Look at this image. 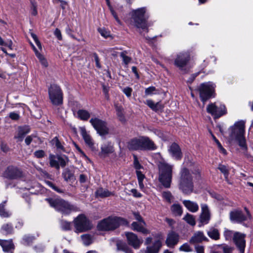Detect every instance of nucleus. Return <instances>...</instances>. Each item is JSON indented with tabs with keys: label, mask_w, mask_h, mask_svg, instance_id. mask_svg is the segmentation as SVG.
Listing matches in <instances>:
<instances>
[{
	"label": "nucleus",
	"mask_w": 253,
	"mask_h": 253,
	"mask_svg": "<svg viewBox=\"0 0 253 253\" xmlns=\"http://www.w3.org/2000/svg\"><path fill=\"white\" fill-rule=\"evenodd\" d=\"M3 176L8 179H17L22 176V171L17 167L9 166L4 171Z\"/></svg>",
	"instance_id": "17"
},
{
	"label": "nucleus",
	"mask_w": 253,
	"mask_h": 253,
	"mask_svg": "<svg viewBox=\"0 0 253 253\" xmlns=\"http://www.w3.org/2000/svg\"><path fill=\"white\" fill-rule=\"evenodd\" d=\"M223 236L226 241L233 240L240 253H244L246 244L244 234L225 228Z\"/></svg>",
	"instance_id": "8"
},
{
	"label": "nucleus",
	"mask_w": 253,
	"mask_h": 253,
	"mask_svg": "<svg viewBox=\"0 0 253 253\" xmlns=\"http://www.w3.org/2000/svg\"><path fill=\"white\" fill-rule=\"evenodd\" d=\"M81 134L85 144L89 147L92 148L94 145L93 141L89 134L87 132L85 127H83L81 128Z\"/></svg>",
	"instance_id": "28"
},
{
	"label": "nucleus",
	"mask_w": 253,
	"mask_h": 253,
	"mask_svg": "<svg viewBox=\"0 0 253 253\" xmlns=\"http://www.w3.org/2000/svg\"><path fill=\"white\" fill-rule=\"evenodd\" d=\"M57 149L63 150L64 147L57 137H55L52 140Z\"/></svg>",
	"instance_id": "53"
},
{
	"label": "nucleus",
	"mask_w": 253,
	"mask_h": 253,
	"mask_svg": "<svg viewBox=\"0 0 253 253\" xmlns=\"http://www.w3.org/2000/svg\"><path fill=\"white\" fill-rule=\"evenodd\" d=\"M220 248L224 253H232L233 248L227 245H217L215 246V249Z\"/></svg>",
	"instance_id": "41"
},
{
	"label": "nucleus",
	"mask_w": 253,
	"mask_h": 253,
	"mask_svg": "<svg viewBox=\"0 0 253 253\" xmlns=\"http://www.w3.org/2000/svg\"><path fill=\"white\" fill-rule=\"evenodd\" d=\"M146 7H141L132 11V18L134 21V26L139 29L141 34L142 31L148 32L147 19L148 17L145 15Z\"/></svg>",
	"instance_id": "5"
},
{
	"label": "nucleus",
	"mask_w": 253,
	"mask_h": 253,
	"mask_svg": "<svg viewBox=\"0 0 253 253\" xmlns=\"http://www.w3.org/2000/svg\"><path fill=\"white\" fill-rule=\"evenodd\" d=\"M34 238L29 235H25L22 239V243L24 245H29L32 243Z\"/></svg>",
	"instance_id": "49"
},
{
	"label": "nucleus",
	"mask_w": 253,
	"mask_h": 253,
	"mask_svg": "<svg viewBox=\"0 0 253 253\" xmlns=\"http://www.w3.org/2000/svg\"><path fill=\"white\" fill-rule=\"evenodd\" d=\"M245 123L243 121L235 123L230 127L231 133L229 135V141L237 142L242 152L247 155V146L245 137Z\"/></svg>",
	"instance_id": "2"
},
{
	"label": "nucleus",
	"mask_w": 253,
	"mask_h": 253,
	"mask_svg": "<svg viewBox=\"0 0 253 253\" xmlns=\"http://www.w3.org/2000/svg\"><path fill=\"white\" fill-rule=\"evenodd\" d=\"M245 213L240 210L236 209L230 212L229 218L230 221L234 223H243L245 221L251 220V214L248 210L245 208Z\"/></svg>",
	"instance_id": "10"
},
{
	"label": "nucleus",
	"mask_w": 253,
	"mask_h": 253,
	"mask_svg": "<svg viewBox=\"0 0 253 253\" xmlns=\"http://www.w3.org/2000/svg\"><path fill=\"white\" fill-rule=\"evenodd\" d=\"M62 176L66 182L73 183L75 180L74 173L69 169H65L63 170Z\"/></svg>",
	"instance_id": "30"
},
{
	"label": "nucleus",
	"mask_w": 253,
	"mask_h": 253,
	"mask_svg": "<svg viewBox=\"0 0 253 253\" xmlns=\"http://www.w3.org/2000/svg\"><path fill=\"white\" fill-rule=\"evenodd\" d=\"M114 193L109 191L108 189L100 188L96 191V195L97 197L101 198L107 197L114 195Z\"/></svg>",
	"instance_id": "33"
},
{
	"label": "nucleus",
	"mask_w": 253,
	"mask_h": 253,
	"mask_svg": "<svg viewBox=\"0 0 253 253\" xmlns=\"http://www.w3.org/2000/svg\"><path fill=\"white\" fill-rule=\"evenodd\" d=\"M6 202L5 201L0 204V216L2 218H8L12 215L11 212L5 208Z\"/></svg>",
	"instance_id": "32"
},
{
	"label": "nucleus",
	"mask_w": 253,
	"mask_h": 253,
	"mask_svg": "<svg viewBox=\"0 0 253 253\" xmlns=\"http://www.w3.org/2000/svg\"><path fill=\"white\" fill-rule=\"evenodd\" d=\"M122 91L127 97H130L131 95L132 89L129 87H126L122 89Z\"/></svg>",
	"instance_id": "57"
},
{
	"label": "nucleus",
	"mask_w": 253,
	"mask_h": 253,
	"mask_svg": "<svg viewBox=\"0 0 253 253\" xmlns=\"http://www.w3.org/2000/svg\"><path fill=\"white\" fill-rule=\"evenodd\" d=\"M50 101L54 105L58 106L63 103V93L61 88L56 84L51 85L48 88Z\"/></svg>",
	"instance_id": "12"
},
{
	"label": "nucleus",
	"mask_w": 253,
	"mask_h": 253,
	"mask_svg": "<svg viewBox=\"0 0 253 253\" xmlns=\"http://www.w3.org/2000/svg\"><path fill=\"white\" fill-rule=\"evenodd\" d=\"M146 223L145 221L135 222L131 223V229L135 231L141 232L146 235L149 233V231L145 228Z\"/></svg>",
	"instance_id": "25"
},
{
	"label": "nucleus",
	"mask_w": 253,
	"mask_h": 253,
	"mask_svg": "<svg viewBox=\"0 0 253 253\" xmlns=\"http://www.w3.org/2000/svg\"><path fill=\"white\" fill-rule=\"evenodd\" d=\"M133 165L136 170H139V169H143V167L139 163L137 157L136 155H133Z\"/></svg>",
	"instance_id": "54"
},
{
	"label": "nucleus",
	"mask_w": 253,
	"mask_h": 253,
	"mask_svg": "<svg viewBox=\"0 0 253 253\" xmlns=\"http://www.w3.org/2000/svg\"><path fill=\"white\" fill-rule=\"evenodd\" d=\"M31 36H32V38L33 39L34 42H35L36 45L39 47V48L40 49H42L41 43L39 41V40H38V38L37 36H36V35H35L34 33H32Z\"/></svg>",
	"instance_id": "58"
},
{
	"label": "nucleus",
	"mask_w": 253,
	"mask_h": 253,
	"mask_svg": "<svg viewBox=\"0 0 253 253\" xmlns=\"http://www.w3.org/2000/svg\"><path fill=\"white\" fill-rule=\"evenodd\" d=\"M115 108L117 112V115L119 118V120L125 123L126 122L125 116L123 112V108L122 106H116Z\"/></svg>",
	"instance_id": "39"
},
{
	"label": "nucleus",
	"mask_w": 253,
	"mask_h": 253,
	"mask_svg": "<svg viewBox=\"0 0 253 253\" xmlns=\"http://www.w3.org/2000/svg\"><path fill=\"white\" fill-rule=\"evenodd\" d=\"M127 221L123 218L117 216H109L101 220L97 224V229L100 231L113 230L121 225H125Z\"/></svg>",
	"instance_id": "6"
},
{
	"label": "nucleus",
	"mask_w": 253,
	"mask_h": 253,
	"mask_svg": "<svg viewBox=\"0 0 253 253\" xmlns=\"http://www.w3.org/2000/svg\"><path fill=\"white\" fill-rule=\"evenodd\" d=\"M208 236L212 239L217 240L219 239V233L215 228H211L207 232Z\"/></svg>",
	"instance_id": "38"
},
{
	"label": "nucleus",
	"mask_w": 253,
	"mask_h": 253,
	"mask_svg": "<svg viewBox=\"0 0 253 253\" xmlns=\"http://www.w3.org/2000/svg\"><path fill=\"white\" fill-rule=\"evenodd\" d=\"M163 198L169 203H171L173 197L170 192L167 191L162 193Z\"/></svg>",
	"instance_id": "45"
},
{
	"label": "nucleus",
	"mask_w": 253,
	"mask_h": 253,
	"mask_svg": "<svg viewBox=\"0 0 253 253\" xmlns=\"http://www.w3.org/2000/svg\"><path fill=\"white\" fill-rule=\"evenodd\" d=\"M98 31L100 35L105 38H107L110 36V32L106 30L105 28H98Z\"/></svg>",
	"instance_id": "56"
},
{
	"label": "nucleus",
	"mask_w": 253,
	"mask_h": 253,
	"mask_svg": "<svg viewBox=\"0 0 253 253\" xmlns=\"http://www.w3.org/2000/svg\"><path fill=\"white\" fill-rule=\"evenodd\" d=\"M136 173L138 181H143V179L145 178L144 175L140 170H136Z\"/></svg>",
	"instance_id": "63"
},
{
	"label": "nucleus",
	"mask_w": 253,
	"mask_h": 253,
	"mask_svg": "<svg viewBox=\"0 0 253 253\" xmlns=\"http://www.w3.org/2000/svg\"><path fill=\"white\" fill-rule=\"evenodd\" d=\"M33 50L42 65L44 67H47L48 65V64L44 56L41 54L34 46H33Z\"/></svg>",
	"instance_id": "35"
},
{
	"label": "nucleus",
	"mask_w": 253,
	"mask_h": 253,
	"mask_svg": "<svg viewBox=\"0 0 253 253\" xmlns=\"http://www.w3.org/2000/svg\"><path fill=\"white\" fill-rule=\"evenodd\" d=\"M215 84L212 82H207L202 84L199 91L202 101L204 103L211 97H214Z\"/></svg>",
	"instance_id": "11"
},
{
	"label": "nucleus",
	"mask_w": 253,
	"mask_h": 253,
	"mask_svg": "<svg viewBox=\"0 0 253 253\" xmlns=\"http://www.w3.org/2000/svg\"><path fill=\"white\" fill-rule=\"evenodd\" d=\"M36 136L35 134H31L27 136L25 139V142L27 145H29L32 141L34 138L36 137Z\"/></svg>",
	"instance_id": "59"
},
{
	"label": "nucleus",
	"mask_w": 253,
	"mask_h": 253,
	"mask_svg": "<svg viewBox=\"0 0 253 253\" xmlns=\"http://www.w3.org/2000/svg\"><path fill=\"white\" fill-rule=\"evenodd\" d=\"M130 150L153 151L157 149L154 142L147 136H140L130 140L127 143Z\"/></svg>",
	"instance_id": "3"
},
{
	"label": "nucleus",
	"mask_w": 253,
	"mask_h": 253,
	"mask_svg": "<svg viewBox=\"0 0 253 253\" xmlns=\"http://www.w3.org/2000/svg\"><path fill=\"white\" fill-rule=\"evenodd\" d=\"M117 250L119 251H122L124 252L128 247L123 241H118L116 243Z\"/></svg>",
	"instance_id": "48"
},
{
	"label": "nucleus",
	"mask_w": 253,
	"mask_h": 253,
	"mask_svg": "<svg viewBox=\"0 0 253 253\" xmlns=\"http://www.w3.org/2000/svg\"><path fill=\"white\" fill-rule=\"evenodd\" d=\"M130 192L132 193L133 196L136 198H140L142 196V195L135 189H132L130 190Z\"/></svg>",
	"instance_id": "62"
},
{
	"label": "nucleus",
	"mask_w": 253,
	"mask_h": 253,
	"mask_svg": "<svg viewBox=\"0 0 253 253\" xmlns=\"http://www.w3.org/2000/svg\"><path fill=\"white\" fill-rule=\"evenodd\" d=\"M146 104L153 111H158L161 110L163 106L160 102L154 103L152 100L148 99L146 101Z\"/></svg>",
	"instance_id": "34"
},
{
	"label": "nucleus",
	"mask_w": 253,
	"mask_h": 253,
	"mask_svg": "<svg viewBox=\"0 0 253 253\" xmlns=\"http://www.w3.org/2000/svg\"><path fill=\"white\" fill-rule=\"evenodd\" d=\"M169 151L171 156L176 160H180L182 154L179 145L176 143H173L169 146Z\"/></svg>",
	"instance_id": "21"
},
{
	"label": "nucleus",
	"mask_w": 253,
	"mask_h": 253,
	"mask_svg": "<svg viewBox=\"0 0 253 253\" xmlns=\"http://www.w3.org/2000/svg\"><path fill=\"white\" fill-rule=\"evenodd\" d=\"M125 235L129 245L132 246L134 249H138L140 247L143 243L142 238H139L135 234L132 232H126Z\"/></svg>",
	"instance_id": "18"
},
{
	"label": "nucleus",
	"mask_w": 253,
	"mask_h": 253,
	"mask_svg": "<svg viewBox=\"0 0 253 253\" xmlns=\"http://www.w3.org/2000/svg\"><path fill=\"white\" fill-rule=\"evenodd\" d=\"M31 13L33 16H36L38 14L37 3L34 0H31Z\"/></svg>",
	"instance_id": "50"
},
{
	"label": "nucleus",
	"mask_w": 253,
	"mask_h": 253,
	"mask_svg": "<svg viewBox=\"0 0 253 253\" xmlns=\"http://www.w3.org/2000/svg\"><path fill=\"white\" fill-rule=\"evenodd\" d=\"M76 232L81 233L86 231L92 228L90 221L84 214H80L74 220Z\"/></svg>",
	"instance_id": "13"
},
{
	"label": "nucleus",
	"mask_w": 253,
	"mask_h": 253,
	"mask_svg": "<svg viewBox=\"0 0 253 253\" xmlns=\"http://www.w3.org/2000/svg\"><path fill=\"white\" fill-rule=\"evenodd\" d=\"M13 42L11 40L4 41L0 36V45L7 46L10 50L13 49Z\"/></svg>",
	"instance_id": "44"
},
{
	"label": "nucleus",
	"mask_w": 253,
	"mask_h": 253,
	"mask_svg": "<svg viewBox=\"0 0 253 253\" xmlns=\"http://www.w3.org/2000/svg\"><path fill=\"white\" fill-rule=\"evenodd\" d=\"M0 245L4 252L12 253V251L14 249V246L12 240H0Z\"/></svg>",
	"instance_id": "27"
},
{
	"label": "nucleus",
	"mask_w": 253,
	"mask_h": 253,
	"mask_svg": "<svg viewBox=\"0 0 253 253\" xmlns=\"http://www.w3.org/2000/svg\"><path fill=\"white\" fill-rule=\"evenodd\" d=\"M67 158H63L62 156L55 155L50 154L49 155V161L50 166L56 169H59L60 167L64 168L67 164L68 161Z\"/></svg>",
	"instance_id": "16"
},
{
	"label": "nucleus",
	"mask_w": 253,
	"mask_h": 253,
	"mask_svg": "<svg viewBox=\"0 0 253 253\" xmlns=\"http://www.w3.org/2000/svg\"><path fill=\"white\" fill-rule=\"evenodd\" d=\"M218 169L224 174L226 181L227 182H229L228 178L229 175V170L226 167V166L223 165H219L218 167Z\"/></svg>",
	"instance_id": "42"
},
{
	"label": "nucleus",
	"mask_w": 253,
	"mask_h": 253,
	"mask_svg": "<svg viewBox=\"0 0 253 253\" xmlns=\"http://www.w3.org/2000/svg\"><path fill=\"white\" fill-rule=\"evenodd\" d=\"M31 131V128L28 126H24L18 127L17 130V133L14 136V138L17 140L18 141L21 142L23 141L25 135L29 133Z\"/></svg>",
	"instance_id": "24"
},
{
	"label": "nucleus",
	"mask_w": 253,
	"mask_h": 253,
	"mask_svg": "<svg viewBox=\"0 0 253 253\" xmlns=\"http://www.w3.org/2000/svg\"><path fill=\"white\" fill-rule=\"evenodd\" d=\"M201 178V170L198 166H194L189 170L186 168L181 169L178 180L179 189L185 195H190L194 191V181Z\"/></svg>",
	"instance_id": "1"
},
{
	"label": "nucleus",
	"mask_w": 253,
	"mask_h": 253,
	"mask_svg": "<svg viewBox=\"0 0 253 253\" xmlns=\"http://www.w3.org/2000/svg\"><path fill=\"white\" fill-rule=\"evenodd\" d=\"M183 219L186 221L187 223L192 226L195 225V219L194 216L189 213H187L183 218Z\"/></svg>",
	"instance_id": "43"
},
{
	"label": "nucleus",
	"mask_w": 253,
	"mask_h": 253,
	"mask_svg": "<svg viewBox=\"0 0 253 253\" xmlns=\"http://www.w3.org/2000/svg\"><path fill=\"white\" fill-rule=\"evenodd\" d=\"M45 156V152L42 150L36 151L34 153V156L37 158H42Z\"/></svg>",
	"instance_id": "55"
},
{
	"label": "nucleus",
	"mask_w": 253,
	"mask_h": 253,
	"mask_svg": "<svg viewBox=\"0 0 253 253\" xmlns=\"http://www.w3.org/2000/svg\"><path fill=\"white\" fill-rule=\"evenodd\" d=\"M89 123L100 135L104 136L108 134L109 128L105 121L98 118L94 117L89 120Z\"/></svg>",
	"instance_id": "14"
},
{
	"label": "nucleus",
	"mask_w": 253,
	"mask_h": 253,
	"mask_svg": "<svg viewBox=\"0 0 253 253\" xmlns=\"http://www.w3.org/2000/svg\"><path fill=\"white\" fill-rule=\"evenodd\" d=\"M201 213L200 216V222L203 224H208L211 218V213L208 206L206 204H202Z\"/></svg>",
	"instance_id": "19"
},
{
	"label": "nucleus",
	"mask_w": 253,
	"mask_h": 253,
	"mask_svg": "<svg viewBox=\"0 0 253 253\" xmlns=\"http://www.w3.org/2000/svg\"><path fill=\"white\" fill-rule=\"evenodd\" d=\"M162 246L160 240L155 241L151 246H148L144 253H158Z\"/></svg>",
	"instance_id": "26"
},
{
	"label": "nucleus",
	"mask_w": 253,
	"mask_h": 253,
	"mask_svg": "<svg viewBox=\"0 0 253 253\" xmlns=\"http://www.w3.org/2000/svg\"><path fill=\"white\" fill-rule=\"evenodd\" d=\"M186 209L192 212H196L199 210V206L196 202L190 200H184L182 202Z\"/></svg>",
	"instance_id": "29"
},
{
	"label": "nucleus",
	"mask_w": 253,
	"mask_h": 253,
	"mask_svg": "<svg viewBox=\"0 0 253 253\" xmlns=\"http://www.w3.org/2000/svg\"><path fill=\"white\" fill-rule=\"evenodd\" d=\"M81 238L84 245L88 246L92 243L93 238L89 234H84L81 236Z\"/></svg>",
	"instance_id": "40"
},
{
	"label": "nucleus",
	"mask_w": 253,
	"mask_h": 253,
	"mask_svg": "<svg viewBox=\"0 0 253 253\" xmlns=\"http://www.w3.org/2000/svg\"><path fill=\"white\" fill-rule=\"evenodd\" d=\"M157 89L155 86H151L145 89V94L146 95H151L158 93Z\"/></svg>",
	"instance_id": "47"
},
{
	"label": "nucleus",
	"mask_w": 253,
	"mask_h": 253,
	"mask_svg": "<svg viewBox=\"0 0 253 253\" xmlns=\"http://www.w3.org/2000/svg\"><path fill=\"white\" fill-rule=\"evenodd\" d=\"M126 51H124L120 53V56L123 59V61L125 65H127L131 61V58L126 55Z\"/></svg>",
	"instance_id": "51"
},
{
	"label": "nucleus",
	"mask_w": 253,
	"mask_h": 253,
	"mask_svg": "<svg viewBox=\"0 0 253 253\" xmlns=\"http://www.w3.org/2000/svg\"><path fill=\"white\" fill-rule=\"evenodd\" d=\"M190 60V54L188 51H183L176 54L174 60V65L183 73L187 72V65Z\"/></svg>",
	"instance_id": "9"
},
{
	"label": "nucleus",
	"mask_w": 253,
	"mask_h": 253,
	"mask_svg": "<svg viewBox=\"0 0 253 253\" xmlns=\"http://www.w3.org/2000/svg\"><path fill=\"white\" fill-rule=\"evenodd\" d=\"M93 56L94 58L96 66L99 69L101 68V64H100L99 58L97 54L96 53H94Z\"/></svg>",
	"instance_id": "61"
},
{
	"label": "nucleus",
	"mask_w": 253,
	"mask_h": 253,
	"mask_svg": "<svg viewBox=\"0 0 253 253\" xmlns=\"http://www.w3.org/2000/svg\"><path fill=\"white\" fill-rule=\"evenodd\" d=\"M207 111L215 118H219L226 113L225 105L220 103L209 104L207 107Z\"/></svg>",
	"instance_id": "15"
},
{
	"label": "nucleus",
	"mask_w": 253,
	"mask_h": 253,
	"mask_svg": "<svg viewBox=\"0 0 253 253\" xmlns=\"http://www.w3.org/2000/svg\"><path fill=\"white\" fill-rule=\"evenodd\" d=\"M1 232L5 235L12 234L13 233V228L11 223H5L1 227Z\"/></svg>",
	"instance_id": "36"
},
{
	"label": "nucleus",
	"mask_w": 253,
	"mask_h": 253,
	"mask_svg": "<svg viewBox=\"0 0 253 253\" xmlns=\"http://www.w3.org/2000/svg\"><path fill=\"white\" fill-rule=\"evenodd\" d=\"M133 214L135 219L137 220L138 222L144 221V220L143 219L142 216L140 215L139 213L137 212H133Z\"/></svg>",
	"instance_id": "60"
},
{
	"label": "nucleus",
	"mask_w": 253,
	"mask_h": 253,
	"mask_svg": "<svg viewBox=\"0 0 253 253\" xmlns=\"http://www.w3.org/2000/svg\"><path fill=\"white\" fill-rule=\"evenodd\" d=\"M101 151L99 152V156L101 157L105 158L114 151L113 145L111 142L107 141L103 143L101 146Z\"/></svg>",
	"instance_id": "20"
},
{
	"label": "nucleus",
	"mask_w": 253,
	"mask_h": 253,
	"mask_svg": "<svg viewBox=\"0 0 253 253\" xmlns=\"http://www.w3.org/2000/svg\"><path fill=\"white\" fill-rule=\"evenodd\" d=\"M159 181L164 187L169 188L172 180L173 166L162 162L159 164Z\"/></svg>",
	"instance_id": "7"
},
{
	"label": "nucleus",
	"mask_w": 253,
	"mask_h": 253,
	"mask_svg": "<svg viewBox=\"0 0 253 253\" xmlns=\"http://www.w3.org/2000/svg\"><path fill=\"white\" fill-rule=\"evenodd\" d=\"M45 200L50 206L63 214L68 215L72 212L79 211V208L61 199L46 198Z\"/></svg>",
	"instance_id": "4"
},
{
	"label": "nucleus",
	"mask_w": 253,
	"mask_h": 253,
	"mask_svg": "<svg viewBox=\"0 0 253 253\" xmlns=\"http://www.w3.org/2000/svg\"><path fill=\"white\" fill-rule=\"evenodd\" d=\"M179 240V235L174 231L169 233L166 241V244L169 248H173L176 245Z\"/></svg>",
	"instance_id": "22"
},
{
	"label": "nucleus",
	"mask_w": 253,
	"mask_h": 253,
	"mask_svg": "<svg viewBox=\"0 0 253 253\" xmlns=\"http://www.w3.org/2000/svg\"><path fill=\"white\" fill-rule=\"evenodd\" d=\"M77 118L84 121H87L90 117V113L85 109H79L77 112Z\"/></svg>",
	"instance_id": "31"
},
{
	"label": "nucleus",
	"mask_w": 253,
	"mask_h": 253,
	"mask_svg": "<svg viewBox=\"0 0 253 253\" xmlns=\"http://www.w3.org/2000/svg\"><path fill=\"white\" fill-rule=\"evenodd\" d=\"M171 211L175 216H180L182 213V207L178 204H173L171 207Z\"/></svg>",
	"instance_id": "37"
},
{
	"label": "nucleus",
	"mask_w": 253,
	"mask_h": 253,
	"mask_svg": "<svg viewBox=\"0 0 253 253\" xmlns=\"http://www.w3.org/2000/svg\"><path fill=\"white\" fill-rule=\"evenodd\" d=\"M180 251L185 252H192L193 249L188 243H184L179 248Z\"/></svg>",
	"instance_id": "52"
},
{
	"label": "nucleus",
	"mask_w": 253,
	"mask_h": 253,
	"mask_svg": "<svg viewBox=\"0 0 253 253\" xmlns=\"http://www.w3.org/2000/svg\"><path fill=\"white\" fill-rule=\"evenodd\" d=\"M195 250L197 253H205L204 247L203 246L196 245L195 246Z\"/></svg>",
	"instance_id": "64"
},
{
	"label": "nucleus",
	"mask_w": 253,
	"mask_h": 253,
	"mask_svg": "<svg viewBox=\"0 0 253 253\" xmlns=\"http://www.w3.org/2000/svg\"><path fill=\"white\" fill-rule=\"evenodd\" d=\"M209 239L205 236L203 232L197 231L195 232L189 240V243L192 244L200 243L203 241H208Z\"/></svg>",
	"instance_id": "23"
},
{
	"label": "nucleus",
	"mask_w": 253,
	"mask_h": 253,
	"mask_svg": "<svg viewBox=\"0 0 253 253\" xmlns=\"http://www.w3.org/2000/svg\"><path fill=\"white\" fill-rule=\"evenodd\" d=\"M61 228L64 230H70L71 228V222L61 220L60 222Z\"/></svg>",
	"instance_id": "46"
}]
</instances>
